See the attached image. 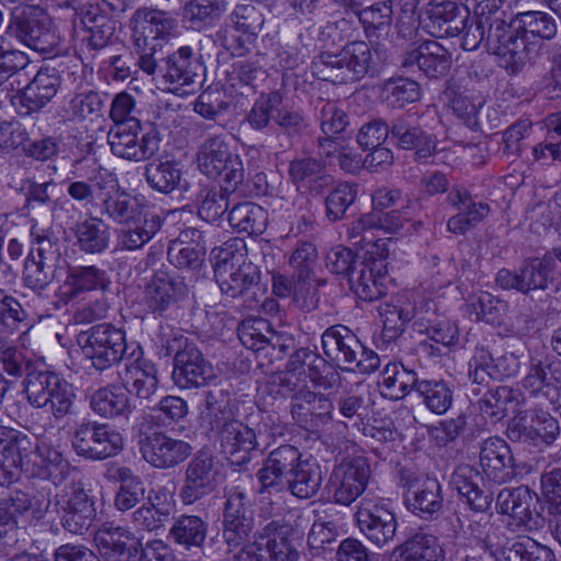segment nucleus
<instances>
[{"label":"nucleus","instance_id":"f257e3e1","mask_svg":"<svg viewBox=\"0 0 561 561\" xmlns=\"http://www.w3.org/2000/svg\"><path fill=\"white\" fill-rule=\"evenodd\" d=\"M510 28L503 69L508 76H516L536 62L543 48V41L556 36L558 25L549 13L531 10L515 14L511 19Z\"/></svg>","mask_w":561,"mask_h":561},{"label":"nucleus","instance_id":"f03ea898","mask_svg":"<svg viewBox=\"0 0 561 561\" xmlns=\"http://www.w3.org/2000/svg\"><path fill=\"white\" fill-rule=\"evenodd\" d=\"M284 98L279 91L262 93L244 116V123L257 133H263L274 122L276 128L267 139V147L274 150H287L294 139L307 128V122L300 111L283 106Z\"/></svg>","mask_w":561,"mask_h":561},{"label":"nucleus","instance_id":"7ed1b4c3","mask_svg":"<svg viewBox=\"0 0 561 561\" xmlns=\"http://www.w3.org/2000/svg\"><path fill=\"white\" fill-rule=\"evenodd\" d=\"M284 425L278 417L268 412L259 411L247 417V423H230L219 436L222 451L231 463L242 466L251 460V453L260 447L264 438L275 439L284 435Z\"/></svg>","mask_w":561,"mask_h":561},{"label":"nucleus","instance_id":"20e7f679","mask_svg":"<svg viewBox=\"0 0 561 561\" xmlns=\"http://www.w3.org/2000/svg\"><path fill=\"white\" fill-rule=\"evenodd\" d=\"M321 346L328 363L345 371L371 374L380 366L376 352L365 347L346 325L334 324L321 335Z\"/></svg>","mask_w":561,"mask_h":561},{"label":"nucleus","instance_id":"39448f33","mask_svg":"<svg viewBox=\"0 0 561 561\" xmlns=\"http://www.w3.org/2000/svg\"><path fill=\"white\" fill-rule=\"evenodd\" d=\"M370 46L363 41L345 45L337 54L322 53L311 62V72L319 80L334 84L358 81L373 69Z\"/></svg>","mask_w":561,"mask_h":561},{"label":"nucleus","instance_id":"423d86ee","mask_svg":"<svg viewBox=\"0 0 561 561\" xmlns=\"http://www.w3.org/2000/svg\"><path fill=\"white\" fill-rule=\"evenodd\" d=\"M24 392L33 408H49L56 421L73 414L76 400L73 386L55 371L31 369L24 379Z\"/></svg>","mask_w":561,"mask_h":561},{"label":"nucleus","instance_id":"0eeeda50","mask_svg":"<svg viewBox=\"0 0 561 561\" xmlns=\"http://www.w3.org/2000/svg\"><path fill=\"white\" fill-rule=\"evenodd\" d=\"M77 343L83 356L99 371L114 367L128 356L125 331L111 323H100L81 331Z\"/></svg>","mask_w":561,"mask_h":561},{"label":"nucleus","instance_id":"6e6552de","mask_svg":"<svg viewBox=\"0 0 561 561\" xmlns=\"http://www.w3.org/2000/svg\"><path fill=\"white\" fill-rule=\"evenodd\" d=\"M152 416H141L137 423L138 447L142 459L156 469H173L192 455V445L169 436L162 431H152Z\"/></svg>","mask_w":561,"mask_h":561},{"label":"nucleus","instance_id":"1a4fd4ad","mask_svg":"<svg viewBox=\"0 0 561 561\" xmlns=\"http://www.w3.org/2000/svg\"><path fill=\"white\" fill-rule=\"evenodd\" d=\"M196 161L208 178L222 175L226 190L236 191L244 180L242 160L231 151L224 135H209L199 146Z\"/></svg>","mask_w":561,"mask_h":561},{"label":"nucleus","instance_id":"9d476101","mask_svg":"<svg viewBox=\"0 0 561 561\" xmlns=\"http://www.w3.org/2000/svg\"><path fill=\"white\" fill-rule=\"evenodd\" d=\"M7 34L24 46L41 54L59 53L61 37L53 22L37 14L33 9H23L12 13Z\"/></svg>","mask_w":561,"mask_h":561},{"label":"nucleus","instance_id":"9b49d317","mask_svg":"<svg viewBox=\"0 0 561 561\" xmlns=\"http://www.w3.org/2000/svg\"><path fill=\"white\" fill-rule=\"evenodd\" d=\"M71 446L76 454L90 460H104L118 455L124 448V438L108 424L83 420L77 423Z\"/></svg>","mask_w":561,"mask_h":561},{"label":"nucleus","instance_id":"f8f14e48","mask_svg":"<svg viewBox=\"0 0 561 561\" xmlns=\"http://www.w3.org/2000/svg\"><path fill=\"white\" fill-rule=\"evenodd\" d=\"M556 268L554 256L551 253L542 257L528 259L512 271L501 268L495 277L499 287L504 290H515L523 295L534 297L535 294L545 291L553 282Z\"/></svg>","mask_w":561,"mask_h":561},{"label":"nucleus","instance_id":"ddd939ff","mask_svg":"<svg viewBox=\"0 0 561 561\" xmlns=\"http://www.w3.org/2000/svg\"><path fill=\"white\" fill-rule=\"evenodd\" d=\"M157 131L142 133L140 121L114 125L107 133V142L114 156L134 162L153 158L160 150Z\"/></svg>","mask_w":561,"mask_h":561},{"label":"nucleus","instance_id":"4468645a","mask_svg":"<svg viewBox=\"0 0 561 561\" xmlns=\"http://www.w3.org/2000/svg\"><path fill=\"white\" fill-rule=\"evenodd\" d=\"M298 552L289 539V528L268 523L252 543L242 548L236 561H297Z\"/></svg>","mask_w":561,"mask_h":561},{"label":"nucleus","instance_id":"2eb2a0df","mask_svg":"<svg viewBox=\"0 0 561 561\" xmlns=\"http://www.w3.org/2000/svg\"><path fill=\"white\" fill-rule=\"evenodd\" d=\"M54 506L62 527L75 535L85 534L96 516L93 500L83 488L73 483L55 495Z\"/></svg>","mask_w":561,"mask_h":561},{"label":"nucleus","instance_id":"dca6fc26","mask_svg":"<svg viewBox=\"0 0 561 561\" xmlns=\"http://www.w3.org/2000/svg\"><path fill=\"white\" fill-rule=\"evenodd\" d=\"M483 547L496 561H556L553 551L530 537L507 539L500 528H491Z\"/></svg>","mask_w":561,"mask_h":561},{"label":"nucleus","instance_id":"f3484780","mask_svg":"<svg viewBox=\"0 0 561 561\" xmlns=\"http://www.w3.org/2000/svg\"><path fill=\"white\" fill-rule=\"evenodd\" d=\"M511 7L506 0H481L474 8V19L488 30V47L503 68L511 35Z\"/></svg>","mask_w":561,"mask_h":561},{"label":"nucleus","instance_id":"a211bd4d","mask_svg":"<svg viewBox=\"0 0 561 561\" xmlns=\"http://www.w3.org/2000/svg\"><path fill=\"white\" fill-rule=\"evenodd\" d=\"M369 476L370 468L364 458L344 461L331 472L328 494L334 503L347 506L365 491Z\"/></svg>","mask_w":561,"mask_h":561},{"label":"nucleus","instance_id":"6ab92c4d","mask_svg":"<svg viewBox=\"0 0 561 561\" xmlns=\"http://www.w3.org/2000/svg\"><path fill=\"white\" fill-rule=\"evenodd\" d=\"M450 51L437 41H424L410 46L402 55L401 68L405 73L422 72L430 79L446 77L451 68Z\"/></svg>","mask_w":561,"mask_h":561},{"label":"nucleus","instance_id":"aec40b11","mask_svg":"<svg viewBox=\"0 0 561 561\" xmlns=\"http://www.w3.org/2000/svg\"><path fill=\"white\" fill-rule=\"evenodd\" d=\"M33 450L31 438L14 428L0 427V484H10L27 473Z\"/></svg>","mask_w":561,"mask_h":561},{"label":"nucleus","instance_id":"412c9836","mask_svg":"<svg viewBox=\"0 0 561 561\" xmlns=\"http://www.w3.org/2000/svg\"><path fill=\"white\" fill-rule=\"evenodd\" d=\"M218 471L210 451L198 450L187 463L180 499L183 504L191 505L209 495L217 488Z\"/></svg>","mask_w":561,"mask_h":561},{"label":"nucleus","instance_id":"4be33fe9","mask_svg":"<svg viewBox=\"0 0 561 561\" xmlns=\"http://www.w3.org/2000/svg\"><path fill=\"white\" fill-rule=\"evenodd\" d=\"M302 461L300 450L290 444H283L270 451L256 472L259 493H279L285 490V481Z\"/></svg>","mask_w":561,"mask_h":561},{"label":"nucleus","instance_id":"5701e85b","mask_svg":"<svg viewBox=\"0 0 561 561\" xmlns=\"http://www.w3.org/2000/svg\"><path fill=\"white\" fill-rule=\"evenodd\" d=\"M334 403L324 393L301 388L291 396L290 415L295 423L309 432H317L333 421Z\"/></svg>","mask_w":561,"mask_h":561},{"label":"nucleus","instance_id":"b1692460","mask_svg":"<svg viewBox=\"0 0 561 561\" xmlns=\"http://www.w3.org/2000/svg\"><path fill=\"white\" fill-rule=\"evenodd\" d=\"M221 293L231 298H242L250 310L260 306L264 294L260 284L261 272L253 263H243L232 271H220L215 277Z\"/></svg>","mask_w":561,"mask_h":561},{"label":"nucleus","instance_id":"393cba45","mask_svg":"<svg viewBox=\"0 0 561 561\" xmlns=\"http://www.w3.org/2000/svg\"><path fill=\"white\" fill-rule=\"evenodd\" d=\"M560 434V426L557 419L542 409H529L519 411L511 421L507 427V435L511 440L530 442L538 440L551 445Z\"/></svg>","mask_w":561,"mask_h":561},{"label":"nucleus","instance_id":"a878e982","mask_svg":"<svg viewBox=\"0 0 561 561\" xmlns=\"http://www.w3.org/2000/svg\"><path fill=\"white\" fill-rule=\"evenodd\" d=\"M356 517L362 534L378 548L393 541L398 523L393 511L387 504L363 499Z\"/></svg>","mask_w":561,"mask_h":561},{"label":"nucleus","instance_id":"bb28decb","mask_svg":"<svg viewBox=\"0 0 561 561\" xmlns=\"http://www.w3.org/2000/svg\"><path fill=\"white\" fill-rule=\"evenodd\" d=\"M59 257L58 244L47 237H38L24 264V284L35 291L45 289L55 277Z\"/></svg>","mask_w":561,"mask_h":561},{"label":"nucleus","instance_id":"cd10ccee","mask_svg":"<svg viewBox=\"0 0 561 561\" xmlns=\"http://www.w3.org/2000/svg\"><path fill=\"white\" fill-rule=\"evenodd\" d=\"M135 45L141 49L156 50L160 41L173 30L175 20L167 10L137 9L130 20Z\"/></svg>","mask_w":561,"mask_h":561},{"label":"nucleus","instance_id":"c85d7f7f","mask_svg":"<svg viewBox=\"0 0 561 561\" xmlns=\"http://www.w3.org/2000/svg\"><path fill=\"white\" fill-rule=\"evenodd\" d=\"M404 502L407 507L420 517H432L443 507L444 497L439 481L427 476H408Z\"/></svg>","mask_w":561,"mask_h":561},{"label":"nucleus","instance_id":"c756f323","mask_svg":"<svg viewBox=\"0 0 561 561\" xmlns=\"http://www.w3.org/2000/svg\"><path fill=\"white\" fill-rule=\"evenodd\" d=\"M186 284L165 273L156 274L146 285L144 301L147 309L156 316L165 317L178 308V304L187 295Z\"/></svg>","mask_w":561,"mask_h":561},{"label":"nucleus","instance_id":"7c9ffc66","mask_svg":"<svg viewBox=\"0 0 561 561\" xmlns=\"http://www.w3.org/2000/svg\"><path fill=\"white\" fill-rule=\"evenodd\" d=\"M100 196L99 213L102 217L118 226H131L146 216L144 197L126 190H105Z\"/></svg>","mask_w":561,"mask_h":561},{"label":"nucleus","instance_id":"2f4dec72","mask_svg":"<svg viewBox=\"0 0 561 561\" xmlns=\"http://www.w3.org/2000/svg\"><path fill=\"white\" fill-rule=\"evenodd\" d=\"M391 138L403 150L415 149V159L426 161L435 151V139L425 131L414 114H401L391 122Z\"/></svg>","mask_w":561,"mask_h":561},{"label":"nucleus","instance_id":"473e14b6","mask_svg":"<svg viewBox=\"0 0 561 561\" xmlns=\"http://www.w3.org/2000/svg\"><path fill=\"white\" fill-rule=\"evenodd\" d=\"M536 501V495L527 486H518L502 490L496 505L499 513L508 515L512 519L507 525L513 531H530L536 526L531 510Z\"/></svg>","mask_w":561,"mask_h":561},{"label":"nucleus","instance_id":"72a5a7b5","mask_svg":"<svg viewBox=\"0 0 561 561\" xmlns=\"http://www.w3.org/2000/svg\"><path fill=\"white\" fill-rule=\"evenodd\" d=\"M480 465L488 479L499 484L512 480L516 474L511 448L499 437H490L483 442Z\"/></svg>","mask_w":561,"mask_h":561},{"label":"nucleus","instance_id":"f704fd0d","mask_svg":"<svg viewBox=\"0 0 561 561\" xmlns=\"http://www.w3.org/2000/svg\"><path fill=\"white\" fill-rule=\"evenodd\" d=\"M386 265L382 260L368 257L360 260L350 274L348 284L354 294L365 301H373L385 294L382 279Z\"/></svg>","mask_w":561,"mask_h":561},{"label":"nucleus","instance_id":"c9c22d12","mask_svg":"<svg viewBox=\"0 0 561 561\" xmlns=\"http://www.w3.org/2000/svg\"><path fill=\"white\" fill-rule=\"evenodd\" d=\"M216 377L213 365L205 359L194 344L182 353L174 366V378L182 388H199L207 386Z\"/></svg>","mask_w":561,"mask_h":561},{"label":"nucleus","instance_id":"e433bc0d","mask_svg":"<svg viewBox=\"0 0 561 561\" xmlns=\"http://www.w3.org/2000/svg\"><path fill=\"white\" fill-rule=\"evenodd\" d=\"M428 27L436 37L458 36L469 19V10L454 1H431L427 9Z\"/></svg>","mask_w":561,"mask_h":561},{"label":"nucleus","instance_id":"4c0bfd02","mask_svg":"<svg viewBox=\"0 0 561 561\" xmlns=\"http://www.w3.org/2000/svg\"><path fill=\"white\" fill-rule=\"evenodd\" d=\"M69 472L70 463L50 444L42 442L35 448L33 447L26 474L58 484L68 477Z\"/></svg>","mask_w":561,"mask_h":561},{"label":"nucleus","instance_id":"58836bf2","mask_svg":"<svg viewBox=\"0 0 561 561\" xmlns=\"http://www.w3.org/2000/svg\"><path fill=\"white\" fill-rule=\"evenodd\" d=\"M203 65L188 46L180 47L162 60L160 77L165 82L191 85L201 78Z\"/></svg>","mask_w":561,"mask_h":561},{"label":"nucleus","instance_id":"ea45409f","mask_svg":"<svg viewBox=\"0 0 561 561\" xmlns=\"http://www.w3.org/2000/svg\"><path fill=\"white\" fill-rule=\"evenodd\" d=\"M114 174L107 169L93 162L87 174V181H75L67 187L68 195L76 202L83 205L100 207V196L105 190L114 188Z\"/></svg>","mask_w":561,"mask_h":561},{"label":"nucleus","instance_id":"a19ab883","mask_svg":"<svg viewBox=\"0 0 561 561\" xmlns=\"http://www.w3.org/2000/svg\"><path fill=\"white\" fill-rule=\"evenodd\" d=\"M481 482L482 478L479 471L469 465L458 466L450 480L454 489L467 500L473 511L485 512L491 507L493 495L480 485Z\"/></svg>","mask_w":561,"mask_h":561},{"label":"nucleus","instance_id":"79ce46f5","mask_svg":"<svg viewBox=\"0 0 561 561\" xmlns=\"http://www.w3.org/2000/svg\"><path fill=\"white\" fill-rule=\"evenodd\" d=\"M60 88V76L56 68H41L20 96L26 113L37 112L47 105Z\"/></svg>","mask_w":561,"mask_h":561},{"label":"nucleus","instance_id":"37998d69","mask_svg":"<svg viewBox=\"0 0 561 561\" xmlns=\"http://www.w3.org/2000/svg\"><path fill=\"white\" fill-rule=\"evenodd\" d=\"M525 396L519 389L507 386H499L489 390L480 399V410L495 422L503 420L511 413H518V408L524 403Z\"/></svg>","mask_w":561,"mask_h":561},{"label":"nucleus","instance_id":"c03bdc74","mask_svg":"<svg viewBox=\"0 0 561 561\" xmlns=\"http://www.w3.org/2000/svg\"><path fill=\"white\" fill-rule=\"evenodd\" d=\"M110 285L111 279L105 270L95 265L76 266L68 272L64 294L68 299H72L85 291H106Z\"/></svg>","mask_w":561,"mask_h":561},{"label":"nucleus","instance_id":"a18cd8bd","mask_svg":"<svg viewBox=\"0 0 561 561\" xmlns=\"http://www.w3.org/2000/svg\"><path fill=\"white\" fill-rule=\"evenodd\" d=\"M91 409L102 417H128L133 408L129 391L125 387L111 385L96 390L90 399Z\"/></svg>","mask_w":561,"mask_h":561},{"label":"nucleus","instance_id":"49530a36","mask_svg":"<svg viewBox=\"0 0 561 561\" xmlns=\"http://www.w3.org/2000/svg\"><path fill=\"white\" fill-rule=\"evenodd\" d=\"M323 472L320 463L312 458L302 459L290 477L285 481V489L301 500L314 496L322 484Z\"/></svg>","mask_w":561,"mask_h":561},{"label":"nucleus","instance_id":"de8ad7c7","mask_svg":"<svg viewBox=\"0 0 561 561\" xmlns=\"http://www.w3.org/2000/svg\"><path fill=\"white\" fill-rule=\"evenodd\" d=\"M552 362L549 357L530 356L527 373L522 380V387L531 397L547 398L554 391L559 381L552 370Z\"/></svg>","mask_w":561,"mask_h":561},{"label":"nucleus","instance_id":"09e8293b","mask_svg":"<svg viewBox=\"0 0 561 561\" xmlns=\"http://www.w3.org/2000/svg\"><path fill=\"white\" fill-rule=\"evenodd\" d=\"M157 373L152 362L137 356L133 363L126 364L123 379L129 393L134 392L138 398L149 400L158 388Z\"/></svg>","mask_w":561,"mask_h":561},{"label":"nucleus","instance_id":"8fccbe9b","mask_svg":"<svg viewBox=\"0 0 561 561\" xmlns=\"http://www.w3.org/2000/svg\"><path fill=\"white\" fill-rule=\"evenodd\" d=\"M378 310L383 323L381 339L387 344L399 339L405 325L415 316V309L412 304L402 301L400 298L396 302L385 301L380 304Z\"/></svg>","mask_w":561,"mask_h":561},{"label":"nucleus","instance_id":"3c124183","mask_svg":"<svg viewBox=\"0 0 561 561\" xmlns=\"http://www.w3.org/2000/svg\"><path fill=\"white\" fill-rule=\"evenodd\" d=\"M287 371L300 373L301 370L308 371L310 381L320 388H331L332 383L325 376V373L331 369L328 359L322 357L314 351L309 348H299L291 354L287 365Z\"/></svg>","mask_w":561,"mask_h":561},{"label":"nucleus","instance_id":"603ef678","mask_svg":"<svg viewBox=\"0 0 561 561\" xmlns=\"http://www.w3.org/2000/svg\"><path fill=\"white\" fill-rule=\"evenodd\" d=\"M118 490L114 497V506L119 512H127L146 500L144 480L129 467H118L115 471Z\"/></svg>","mask_w":561,"mask_h":561},{"label":"nucleus","instance_id":"864d4df0","mask_svg":"<svg viewBox=\"0 0 561 561\" xmlns=\"http://www.w3.org/2000/svg\"><path fill=\"white\" fill-rule=\"evenodd\" d=\"M76 245L87 254H101L110 245L108 227L98 218L79 221L73 227Z\"/></svg>","mask_w":561,"mask_h":561},{"label":"nucleus","instance_id":"5fc2aeb1","mask_svg":"<svg viewBox=\"0 0 561 561\" xmlns=\"http://www.w3.org/2000/svg\"><path fill=\"white\" fill-rule=\"evenodd\" d=\"M208 533V523L197 515H181L175 518L169 537L185 550L202 548Z\"/></svg>","mask_w":561,"mask_h":561},{"label":"nucleus","instance_id":"6e6d98bb","mask_svg":"<svg viewBox=\"0 0 561 561\" xmlns=\"http://www.w3.org/2000/svg\"><path fill=\"white\" fill-rule=\"evenodd\" d=\"M230 226L238 232L249 236L262 234L267 226V213L260 205L251 202L240 203L229 211Z\"/></svg>","mask_w":561,"mask_h":561},{"label":"nucleus","instance_id":"4d7b16f0","mask_svg":"<svg viewBox=\"0 0 561 561\" xmlns=\"http://www.w3.org/2000/svg\"><path fill=\"white\" fill-rule=\"evenodd\" d=\"M417 203L408 201L402 210H390L382 213H370L364 215L357 222L354 229H371L379 228L388 233H397L400 231L404 222L410 220L415 215Z\"/></svg>","mask_w":561,"mask_h":561},{"label":"nucleus","instance_id":"13d9d810","mask_svg":"<svg viewBox=\"0 0 561 561\" xmlns=\"http://www.w3.org/2000/svg\"><path fill=\"white\" fill-rule=\"evenodd\" d=\"M145 176L148 185L162 194H170L181 188L182 171L178 163L165 161H152L145 168Z\"/></svg>","mask_w":561,"mask_h":561},{"label":"nucleus","instance_id":"bf43d9fd","mask_svg":"<svg viewBox=\"0 0 561 561\" xmlns=\"http://www.w3.org/2000/svg\"><path fill=\"white\" fill-rule=\"evenodd\" d=\"M398 549L404 556L403 561H443L445 558L438 539L422 531L412 535Z\"/></svg>","mask_w":561,"mask_h":561},{"label":"nucleus","instance_id":"052dcab7","mask_svg":"<svg viewBox=\"0 0 561 561\" xmlns=\"http://www.w3.org/2000/svg\"><path fill=\"white\" fill-rule=\"evenodd\" d=\"M117 237V245L122 250L136 251L144 248L160 230L161 220L157 215H147L137 224L126 226Z\"/></svg>","mask_w":561,"mask_h":561},{"label":"nucleus","instance_id":"680f3d73","mask_svg":"<svg viewBox=\"0 0 561 561\" xmlns=\"http://www.w3.org/2000/svg\"><path fill=\"white\" fill-rule=\"evenodd\" d=\"M419 398L432 413L445 414L453 405L454 390L443 379H426L419 387Z\"/></svg>","mask_w":561,"mask_h":561},{"label":"nucleus","instance_id":"e2e57ef3","mask_svg":"<svg viewBox=\"0 0 561 561\" xmlns=\"http://www.w3.org/2000/svg\"><path fill=\"white\" fill-rule=\"evenodd\" d=\"M313 110L325 136L336 137L345 130L350 123L347 114L335 101L317 98L313 101Z\"/></svg>","mask_w":561,"mask_h":561},{"label":"nucleus","instance_id":"0e129e2a","mask_svg":"<svg viewBox=\"0 0 561 561\" xmlns=\"http://www.w3.org/2000/svg\"><path fill=\"white\" fill-rule=\"evenodd\" d=\"M225 0H190L183 12L184 20L192 28H201L220 19L227 11Z\"/></svg>","mask_w":561,"mask_h":561},{"label":"nucleus","instance_id":"69168bd1","mask_svg":"<svg viewBox=\"0 0 561 561\" xmlns=\"http://www.w3.org/2000/svg\"><path fill=\"white\" fill-rule=\"evenodd\" d=\"M245 249L244 241L239 238H229L222 244L215 247L210 251L215 277L219 275L220 271H232L237 265L250 263L245 257Z\"/></svg>","mask_w":561,"mask_h":561},{"label":"nucleus","instance_id":"338daca9","mask_svg":"<svg viewBox=\"0 0 561 561\" xmlns=\"http://www.w3.org/2000/svg\"><path fill=\"white\" fill-rule=\"evenodd\" d=\"M357 198V186L340 182L324 199L325 217L330 222H337L347 217V211Z\"/></svg>","mask_w":561,"mask_h":561},{"label":"nucleus","instance_id":"774afa93","mask_svg":"<svg viewBox=\"0 0 561 561\" xmlns=\"http://www.w3.org/2000/svg\"><path fill=\"white\" fill-rule=\"evenodd\" d=\"M381 96L389 106L402 108L420 100L421 88L413 79L392 78L382 84Z\"/></svg>","mask_w":561,"mask_h":561}]
</instances>
